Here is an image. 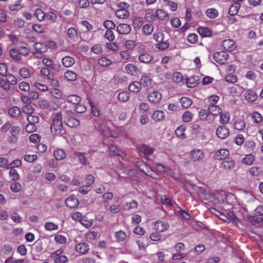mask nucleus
<instances>
[{
	"instance_id": "nucleus-1",
	"label": "nucleus",
	"mask_w": 263,
	"mask_h": 263,
	"mask_svg": "<svg viewBox=\"0 0 263 263\" xmlns=\"http://www.w3.org/2000/svg\"><path fill=\"white\" fill-rule=\"evenodd\" d=\"M62 115L60 112L56 114L53 117L50 127L51 132L54 135L60 134L62 132Z\"/></svg>"
},
{
	"instance_id": "nucleus-2",
	"label": "nucleus",
	"mask_w": 263,
	"mask_h": 263,
	"mask_svg": "<svg viewBox=\"0 0 263 263\" xmlns=\"http://www.w3.org/2000/svg\"><path fill=\"white\" fill-rule=\"evenodd\" d=\"M229 57L227 53L224 51L216 52L213 55V59L220 64H224Z\"/></svg>"
},
{
	"instance_id": "nucleus-3",
	"label": "nucleus",
	"mask_w": 263,
	"mask_h": 263,
	"mask_svg": "<svg viewBox=\"0 0 263 263\" xmlns=\"http://www.w3.org/2000/svg\"><path fill=\"white\" fill-rule=\"evenodd\" d=\"M216 134L218 138L224 139L229 136V130L226 126L221 125L217 128Z\"/></svg>"
},
{
	"instance_id": "nucleus-4",
	"label": "nucleus",
	"mask_w": 263,
	"mask_h": 263,
	"mask_svg": "<svg viewBox=\"0 0 263 263\" xmlns=\"http://www.w3.org/2000/svg\"><path fill=\"white\" fill-rule=\"evenodd\" d=\"M89 250V245L86 242H80L75 247L76 251L81 254H86Z\"/></svg>"
},
{
	"instance_id": "nucleus-5",
	"label": "nucleus",
	"mask_w": 263,
	"mask_h": 263,
	"mask_svg": "<svg viewBox=\"0 0 263 263\" xmlns=\"http://www.w3.org/2000/svg\"><path fill=\"white\" fill-rule=\"evenodd\" d=\"M221 45L224 49L229 51H233L236 48L235 42L230 39L223 41L221 43Z\"/></svg>"
},
{
	"instance_id": "nucleus-6",
	"label": "nucleus",
	"mask_w": 263,
	"mask_h": 263,
	"mask_svg": "<svg viewBox=\"0 0 263 263\" xmlns=\"http://www.w3.org/2000/svg\"><path fill=\"white\" fill-rule=\"evenodd\" d=\"M204 157L203 152L200 149H195L191 152L190 158L193 161H199Z\"/></svg>"
},
{
	"instance_id": "nucleus-7",
	"label": "nucleus",
	"mask_w": 263,
	"mask_h": 263,
	"mask_svg": "<svg viewBox=\"0 0 263 263\" xmlns=\"http://www.w3.org/2000/svg\"><path fill=\"white\" fill-rule=\"evenodd\" d=\"M147 97L149 101L156 103L161 100L162 96L159 91L153 90L148 93Z\"/></svg>"
},
{
	"instance_id": "nucleus-8",
	"label": "nucleus",
	"mask_w": 263,
	"mask_h": 263,
	"mask_svg": "<svg viewBox=\"0 0 263 263\" xmlns=\"http://www.w3.org/2000/svg\"><path fill=\"white\" fill-rule=\"evenodd\" d=\"M153 151L154 150L152 147H149L146 145L143 144L139 148V152L143 157H147L148 156L152 155L153 153Z\"/></svg>"
},
{
	"instance_id": "nucleus-9",
	"label": "nucleus",
	"mask_w": 263,
	"mask_h": 263,
	"mask_svg": "<svg viewBox=\"0 0 263 263\" xmlns=\"http://www.w3.org/2000/svg\"><path fill=\"white\" fill-rule=\"evenodd\" d=\"M117 30L119 34H127L130 32L131 27L126 24H120L117 26Z\"/></svg>"
},
{
	"instance_id": "nucleus-10",
	"label": "nucleus",
	"mask_w": 263,
	"mask_h": 263,
	"mask_svg": "<svg viewBox=\"0 0 263 263\" xmlns=\"http://www.w3.org/2000/svg\"><path fill=\"white\" fill-rule=\"evenodd\" d=\"M255 212L257 214L252 217L253 220L256 222H260L263 221V204L258 206L255 209Z\"/></svg>"
},
{
	"instance_id": "nucleus-11",
	"label": "nucleus",
	"mask_w": 263,
	"mask_h": 263,
	"mask_svg": "<svg viewBox=\"0 0 263 263\" xmlns=\"http://www.w3.org/2000/svg\"><path fill=\"white\" fill-rule=\"evenodd\" d=\"M235 164V161L233 160L232 158L228 157L223 160L221 167L225 170H229L233 168Z\"/></svg>"
},
{
	"instance_id": "nucleus-12",
	"label": "nucleus",
	"mask_w": 263,
	"mask_h": 263,
	"mask_svg": "<svg viewBox=\"0 0 263 263\" xmlns=\"http://www.w3.org/2000/svg\"><path fill=\"white\" fill-rule=\"evenodd\" d=\"M229 155V151L226 149H221L217 151L215 154V158L217 160H223L227 158V156Z\"/></svg>"
},
{
	"instance_id": "nucleus-13",
	"label": "nucleus",
	"mask_w": 263,
	"mask_h": 263,
	"mask_svg": "<svg viewBox=\"0 0 263 263\" xmlns=\"http://www.w3.org/2000/svg\"><path fill=\"white\" fill-rule=\"evenodd\" d=\"M64 123L70 127H77L80 124V121L74 117L72 118L64 119Z\"/></svg>"
},
{
	"instance_id": "nucleus-14",
	"label": "nucleus",
	"mask_w": 263,
	"mask_h": 263,
	"mask_svg": "<svg viewBox=\"0 0 263 263\" xmlns=\"http://www.w3.org/2000/svg\"><path fill=\"white\" fill-rule=\"evenodd\" d=\"M208 110L210 112V115L211 114L214 116L220 115L222 112V109L218 105L215 104H211L208 107Z\"/></svg>"
},
{
	"instance_id": "nucleus-15",
	"label": "nucleus",
	"mask_w": 263,
	"mask_h": 263,
	"mask_svg": "<svg viewBox=\"0 0 263 263\" xmlns=\"http://www.w3.org/2000/svg\"><path fill=\"white\" fill-rule=\"evenodd\" d=\"M65 204L67 206L72 209L78 206L79 201L73 197H69L66 199Z\"/></svg>"
},
{
	"instance_id": "nucleus-16",
	"label": "nucleus",
	"mask_w": 263,
	"mask_h": 263,
	"mask_svg": "<svg viewBox=\"0 0 263 263\" xmlns=\"http://www.w3.org/2000/svg\"><path fill=\"white\" fill-rule=\"evenodd\" d=\"M153 56L150 53L144 52L140 54L139 59L141 62L148 63L153 60Z\"/></svg>"
},
{
	"instance_id": "nucleus-17",
	"label": "nucleus",
	"mask_w": 263,
	"mask_h": 263,
	"mask_svg": "<svg viewBox=\"0 0 263 263\" xmlns=\"http://www.w3.org/2000/svg\"><path fill=\"white\" fill-rule=\"evenodd\" d=\"M8 114L13 118H17L21 115L20 108L16 106L10 108L8 110Z\"/></svg>"
},
{
	"instance_id": "nucleus-18",
	"label": "nucleus",
	"mask_w": 263,
	"mask_h": 263,
	"mask_svg": "<svg viewBox=\"0 0 263 263\" xmlns=\"http://www.w3.org/2000/svg\"><path fill=\"white\" fill-rule=\"evenodd\" d=\"M62 62L64 67L68 68L74 64L75 60L72 57L66 56L63 58Z\"/></svg>"
},
{
	"instance_id": "nucleus-19",
	"label": "nucleus",
	"mask_w": 263,
	"mask_h": 263,
	"mask_svg": "<svg viewBox=\"0 0 263 263\" xmlns=\"http://www.w3.org/2000/svg\"><path fill=\"white\" fill-rule=\"evenodd\" d=\"M66 101L76 105L80 103L81 98L76 95H71L67 96Z\"/></svg>"
},
{
	"instance_id": "nucleus-20",
	"label": "nucleus",
	"mask_w": 263,
	"mask_h": 263,
	"mask_svg": "<svg viewBox=\"0 0 263 263\" xmlns=\"http://www.w3.org/2000/svg\"><path fill=\"white\" fill-rule=\"evenodd\" d=\"M35 50L39 51L40 53H45L47 51V46L41 42H36L33 45Z\"/></svg>"
},
{
	"instance_id": "nucleus-21",
	"label": "nucleus",
	"mask_w": 263,
	"mask_h": 263,
	"mask_svg": "<svg viewBox=\"0 0 263 263\" xmlns=\"http://www.w3.org/2000/svg\"><path fill=\"white\" fill-rule=\"evenodd\" d=\"M257 96L253 90H249L245 94L246 100L250 102H254L257 99Z\"/></svg>"
},
{
	"instance_id": "nucleus-22",
	"label": "nucleus",
	"mask_w": 263,
	"mask_h": 263,
	"mask_svg": "<svg viewBox=\"0 0 263 263\" xmlns=\"http://www.w3.org/2000/svg\"><path fill=\"white\" fill-rule=\"evenodd\" d=\"M240 7L239 3H234L230 7L229 10V14L233 16L237 13Z\"/></svg>"
},
{
	"instance_id": "nucleus-23",
	"label": "nucleus",
	"mask_w": 263,
	"mask_h": 263,
	"mask_svg": "<svg viewBox=\"0 0 263 263\" xmlns=\"http://www.w3.org/2000/svg\"><path fill=\"white\" fill-rule=\"evenodd\" d=\"M9 55L12 59L15 61H21L22 59L18 49L15 48H12L10 50Z\"/></svg>"
},
{
	"instance_id": "nucleus-24",
	"label": "nucleus",
	"mask_w": 263,
	"mask_h": 263,
	"mask_svg": "<svg viewBox=\"0 0 263 263\" xmlns=\"http://www.w3.org/2000/svg\"><path fill=\"white\" fill-rule=\"evenodd\" d=\"M141 88V84L138 82L131 83L128 87L129 90L133 92H138Z\"/></svg>"
},
{
	"instance_id": "nucleus-25",
	"label": "nucleus",
	"mask_w": 263,
	"mask_h": 263,
	"mask_svg": "<svg viewBox=\"0 0 263 263\" xmlns=\"http://www.w3.org/2000/svg\"><path fill=\"white\" fill-rule=\"evenodd\" d=\"M198 81L199 78L197 76L191 77L187 79V85L189 87H194L198 84Z\"/></svg>"
},
{
	"instance_id": "nucleus-26",
	"label": "nucleus",
	"mask_w": 263,
	"mask_h": 263,
	"mask_svg": "<svg viewBox=\"0 0 263 263\" xmlns=\"http://www.w3.org/2000/svg\"><path fill=\"white\" fill-rule=\"evenodd\" d=\"M198 32L202 37L209 36L212 35V31L207 27H200L198 28Z\"/></svg>"
},
{
	"instance_id": "nucleus-27",
	"label": "nucleus",
	"mask_w": 263,
	"mask_h": 263,
	"mask_svg": "<svg viewBox=\"0 0 263 263\" xmlns=\"http://www.w3.org/2000/svg\"><path fill=\"white\" fill-rule=\"evenodd\" d=\"M116 16L120 18H127L129 15V12L126 9H120L116 12Z\"/></svg>"
},
{
	"instance_id": "nucleus-28",
	"label": "nucleus",
	"mask_w": 263,
	"mask_h": 263,
	"mask_svg": "<svg viewBox=\"0 0 263 263\" xmlns=\"http://www.w3.org/2000/svg\"><path fill=\"white\" fill-rule=\"evenodd\" d=\"M109 150L111 155L113 156H121L123 153V152L119 149L118 147L116 145H111L109 147Z\"/></svg>"
},
{
	"instance_id": "nucleus-29",
	"label": "nucleus",
	"mask_w": 263,
	"mask_h": 263,
	"mask_svg": "<svg viewBox=\"0 0 263 263\" xmlns=\"http://www.w3.org/2000/svg\"><path fill=\"white\" fill-rule=\"evenodd\" d=\"M7 168H10L9 175L14 181L18 180L20 179V176L17 173L16 170L13 168V166H7Z\"/></svg>"
},
{
	"instance_id": "nucleus-30",
	"label": "nucleus",
	"mask_w": 263,
	"mask_h": 263,
	"mask_svg": "<svg viewBox=\"0 0 263 263\" xmlns=\"http://www.w3.org/2000/svg\"><path fill=\"white\" fill-rule=\"evenodd\" d=\"M199 118L202 120H208L210 119V115L208 109H202L199 112Z\"/></svg>"
},
{
	"instance_id": "nucleus-31",
	"label": "nucleus",
	"mask_w": 263,
	"mask_h": 263,
	"mask_svg": "<svg viewBox=\"0 0 263 263\" xmlns=\"http://www.w3.org/2000/svg\"><path fill=\"white\" fill-rule=\"evenodd\" d=\"M152 118L155 121H159L164 118V112L161 110H157L155 111L153 115Z\"/></svg>"
},
{
	"instance_id": "nucleus-32",
	"label": "nucleus",
	"mask_w": 263,
	"mask_h": 263,
	"mask_svg": "<svg viewBox=\"0 0 263 263\" xmlns=\"http://www.w3.org/2000/svg\"><path fill=\"white\" fill-rule=\"evenodd\" d=\"M152 79L147 75H143L140 79L141 86H147L151 85Z\"/></svg>"
},
{
	"instance_id": "nucleus-33",
	"label": "nucleus",
	"mask_w": 263,
	"mask_h": 263,
	"mask_svg": "<svg viewBox=\"0 0 263 263\" xmlns=\"http://www.w3.org/2000/svg\"><path fill=\"white\" fill-rule=\"evenodd\" d=\"M65 78L69 81H73L77 79V74L72 71H67L64 74Z\"/></svg>"
},
{
	"instance_id": "nucleus-34",
	"label": "nucleus",
	"mask_w": 263,
	"mask_h": 263,
	"mask_svg": "<svg viewBox=\"0 0 263 263\" xmlns=\"http://www.w3.org/2000/svg\"><path fill=\"white\" fill-rule=\"evenodd\" d=\"M180 103L184 108L189 107L192 104V100L187 97H182L180 99Z\"/></svg>"
},
{
	"instance_id": "nucleus-35",
	"label": "nucleus",
	"mask_w": 263,
	"mask_h": 263,
	"mask_svg": "<svg viewBox=\"0 0 263 263\" xmlns=\"http://www.w3.org/2000/svg\"><path fill=\"white\" fill-rule=\"evenodd\" d=\"M54 155L56 159L60 160L65 157V152L62 149H57L54 152Z\"/></svg>"
},
{
	"instance_id": "nucleus-36",
	"label": "nucleus",
	"mask_w": 263,
	"mask_h": 263,
	"mask_svg": "<svg viewBox=\"0 0 263 263\" xmlns=\"http://www.w3.org/2000/svg\"><path fill=\"white\" fill-rule=\"evenodd\" d=\"M185 128L183 126H180L176 129L175 134L178 137L184 139L185 138Z\"/></svg>"
},
{
	"instance_id": "nucleus-37",
	"label": "nucleus",
	"mask_w": 263,
	"mask_h": 263,
	"mask_svg": "<svg viewBox=\"0 0 263 263\" xmlns=\"http://www.w3.org/2000/svg\"><path fill=\"white\" fill-rule=\"evenodd\" d=\"M19 73L20 76L23 78H28L30 77V70L28 68L23 67L20 69Z\"/></svg>"
},
{
	"instance_id": "nucleus-38",
	"label": "nucleus",
	"mask_w": 263,
	"mask_h": 263,
	"mask_svg": "<svg viewBox=\"0 0 263 263\" xmlns=\"http://www.w3.org/2000/svg\"><path fill=\"white\" fill-rule=\"evenodd\" d=\"M206 14L211 18H215L218 16V12L216 9L210 8L206 10Z\"/></svg>"
},
{
	"instance_id": "nucleus-39",
	"label": "nucleus",
	"mask_w": 263,
	"mask_h": 263,
	"mask_svg": "<svg viewBox=\"0 0 263 263\" xmlns=\"http://www.w3.org/2000/svg\"><path fill=\"white\" fill-rule=\"evenodd\" d=\"M246 126V123L242 120L239 119L236 120L234 123V128L238 130L243 129Z\"/></svg>"
},
{
	"instance_id": "nucleus-40",
	"label": "nucleus",
	"mask_w": 263,
	"mask_h": 263,
	"mask_svg": "<svg viewBox=\"0 0 263 263\" xmlns=\"http://www.w3.org/2000/svg\"><path fill=\"white\" fill-rule=\"evenodd\" d=\"M154 27L151 24H146L142 27V31L145 35H150L153 31Z\"/></svg>"
},
{
	"instance_id": "nucleus-41",
	"label": "nucleus",
	"mask_w": 263,
	"mask_h": 263,
	"mask_svg": "<svg viewBox=\"0 0 263 263\" xmlns=\"http://www.w3.org/2000/svg\"><path fill=\"white\" fill-rule=\"evenodd\" d=\"M155 226L156 227L157 231H158L159 232H164L167 229V224L161 221L156 222Z\"/></svg>"
},
{
	"instance_id": "nucleus-42",
	"label": "nucleus",
	"mask_w": 263,
	"mask_h": 263,
	"mask_svg": "<svg viewBox=\"0 0 263 263\" xmlns=\"http://www.w3.org/2000/svg\"><path fill=\"white\" fill-rule=\"evenodd\" d=\"M170 46V43L167 41L160 42L156 45L157 48L160 50H165L167 49Z\"/></svg>"
},
{
	"instance_id": "nucleus-43",
	"label": "nucleus",
	"mask_w": 263,
	"mask_h": 263,
	"mask_svg": "<svg viewBox=\"0 0 263 263\" xmlns=\"http://www.w3.org/2000/svg\"><path fill=\"white\" fill-rule=\"evenodd\" d=\"M74 155L76 157L79 158L80 162L83 165H85L87 163V159L84 155L80 152H75Z\"/></svg>"
},
{
	"instance_id": "nucleus-44",
	"label": "nucleus",
	"mask_w": 263,
	"mask_h": 263,
	"mask_svg": "<svg viewBox=\"0 0 263 263\" xmlns=\"http://www.w3.org/2000/svg\"><path fill=\"white\" fill-rule=\"evenodd\" d=\"M34 15L40 21H43L45 18V14L41 9H37L35 10Z\"/></svg>"
},
{
	"instance_id": "nucleus-45",
	"label": "nucleus",
	"mask_w": 263,
	"mask_h": 263,
	"mask_svg": "<svg viewBox=\"0 0 263 263\" xmlns=\"http://www.w3.org/2000/svg\"><path fill=\"white\" fill-rule=\"evenodd\" d=\"M22 110L23 112L30 115L34 112V109L31 105L28 104L23 106Z\"/></svg>"
},
{
	"instance_id": "nucleus-46",
	"label": "nucleus",
	"mask_w": 263,
	"mask_h": 263,
	"mask_svg": "<svg viewBox=\"0 0 263 263\" xmlns=\"http://www.w3.org/2000/svg\"><path fill=\"white\" fill-rule=\"evenodd\" d=\"M10 189L13 192L17 193L21 190L22 185L19 182H14L11 184Z\"/></svg>"
},
{
	"instance_id": "nucleus-47",
	"label": "nucleus",
	"mask_w": 263,
	"mask_h": 263,
	"mask_svg": "<svg viewBox=\"0 0 263 263\" xmlns=\"http://www.w3.org/2000/svg\"><path fill=\"white\" fill-rule=\"evenodd\" d=\"M254 157L251 154L246 155L245 157L242 159V162L248 165H251L254 161Z\"/></svg>"
},
{
	"instance_id": "nucleus-48",
	"label": "nucleus",
	"mask_w": 263,
	"mask_h": 263,
	"mask_svg": "<svg viewBox=\"0 0 263 263\" xmlns=\"http://www.w3.org/2000/svg\"><path fill=\"white\" fill-rule=\"evenodd\" d=\"M193 115L189 111H185L182 115L183 121L185 122H190L193 119Z\"/></svg>"
},
{
	"instance_id": "nucleus-49",
	"label": "nucleus",
	"mask_w": 263,
	"mask_h": 263,
	"mask_svg": "<svg viewBox=\"0 0 263 263\" xmlns=\"http://www.w3.org/2000/svg\"><path fill=\"white\" fill-rule=\"evenodd\" d=\"M98 63L102 66L106 67L110 65L111 62L107 58L103 57L98 60Z\"/></svg>"
},
{
	"instance_id": "nucleus-50",
	"label": "nucleus",
	"mask_w": 263,
	"mask_h": 263,
	"mask_svg": "<svg viewBox=\"0 0 263 263\" xmlns=\"http://www.w3.org/2000/svg\"><path fill=\"white\" fill-rule=\"evenodd\" d=\"M50 94L57 99L61 98L62 92L61 90L57 88L51 89L49 91Z\"/></svg>"
},
{
	"instance_id": "nucleus-51",
	"label": "nucleus",
	"mask_w": 263,
	"mask_h": 263,
	"mask_svg": "<svg viewBox=\"0 0 263 263\" xmlns=\"http://www.w3.org/2000/svg\"><path fill=\"white\" fill-rule=\"evenodd\" d=\"M230 120V114L228 112L222 114L220 116V122L222 124H226Z\"/></svg>"
},
{
	"instance_id": "nucleus-52",
	"label": "nucleus",
	"mask_w": 263,
	"mask_h": 263,
	"mask_svg": "<svg viewBox=\"0 0 263 263\" xmlns=\"http://www.w3.org/2000/svg\"><path fill=\"white\" fill-rule=\"evenodd\" d=\"M115 237L118 241H123L126 237V235L124 232L120 231L116 233Z\"/></svg>"
},
{
	"instance_id": "nucleus-53",
	"label": "nucleus",
	"mask_w": 263,
	"mask_h": 263,
	"mask_svg": "<svg viewBox=\"0 0 263 263\" xmlns=\"http://www.w3.org/2000/svg\"><path fill=\"white\" fill-rule=\"evenodd\" d=\"M138 206V203L135 200H133L132 202L126 203L124 205V209L125 210H128L131 209H134L137 208Z\"/></svg>"
},
{
	"instance_id": "nucleus-54",
	"label": "nucleus",
	"mask_w": 263,
	"mask_h": 263,
	"mask_svg": "<svg viewBox=\"0 0 263 263\" xmlns=\"http://www.w3.org/2000/svg\"><path fill=\"white\" fill-rule=\"evenodd\" d=\"M228 218L229 219V223H230L231 221L234 223H237L239 221L238 218L232 211L228 212Z\"/></svg>"
},
{
	"instance_id": "nucleus-55",
	"label": "nucleus",
	"mask_w": 263,
	"mask_h": 263,
	"mask_svg": "<svg viewBox=\"0 0 263 263\" xmlns=\"http://www.w3.org/2000/svg\"><path fill=\"white\" fill-rule=\"evenodd\" d=\"M125 69L127 72L132 75H134L137 70L136 67L133 64H127L125 67Z\"/></svg>"
},
{
	"instance_id": "nucleus-56",
	"label": "nucleus",
	"mask_w": 263,
	"mask_h": 263,
	"mask_svg": "<svg viewBox=\"0 0 263 263\" xmlns=\"http://www.w3.org/2000/svg\"><path fill=\"white\" fill-rule=\"evenodd\" d=\"M156 16L159 19L163 20L167 16V13L162 9L157 10L156 12Z\"/></svg>"
},
{
	"instance_id": "nucleus-57",
	"label": "nucleus",
	"mask_w": 263,
	"mask_h": 263,
	"mask_svg": "<svg viewBox=\"0 0 263 263\" xmlns=\"http://www.w3.org/2000/svg\"><path fill=\"white\" fill-rule=\"evenodd\" d=\"M104 27L107 30H111L115 28V24L110 20H106L103 23Z\"/></svg>"
},
{
	"instance_id": "nucleus-58",
	"label": "nucleus",
	"mask_w": 263,
	"mask_h": 263,
	"mask_svg": "<svg viewBox=\"0 0 263 263\" xmlns=\"http://www.w3.org/2000/svg\"><path fill=\"white\" fill-rule=\"evenodd\" d=\"M32 28L33 30L39 33H42L45 32V28L42 25L34 24L32 25Z\"/></svg>"
},
{
	"instance_id": "nucleus-59",
	"label": "nucleus",
	"mask_w": 263,
	"mask_h": 263,
	"mask_svg": "<svg viewBox=\"0 0 263 263\" xmlns=\"http://www.w3.org/2000/svg\"><path fill=\"white\" fill-rule=\"evenodd\" d=\"M18 50L19 51L20 55H23L24 56H27L30 53V50L26 47L25 46H20L18 48Z\"/></svg>"
},
{
	"instance_id": "nucleus-60",
	"label": "nucleus",
	"mask_w": 263,
	"mask_h": 263,
	"mask_svg": "<svg viewBox=\"0 0 263 263\" xmlns=\"http://www.w3.org/2000/svg\"><path fill=\"white\" fill-rule=\"evenodd\" d=\"M45 227L46 229L48 231L55 230L58 229V225L52 222H46Z\"/></svg>"
},
{
	"instance_id": "nucleus-61",
	"label": "nucleus",
	"mask_w": 263,
	"mask_h": 263,
	"mask_svg": "<svg viewBox=\"0 0 263 263\" xmlns=\"http://www.w3.org/2000/svg\"><path fill=\"white\" fill-rule=\"evenodd\" d=\"M95 180V179L93 175L91 174L87 175L85 178L86 185L90 187L94 183Z\"/></svg>"
},
{
	"instance_id": "nucleus-62",
	"label": "nucleus",
	"mask_w": 263,
	"mask_h": 263,
	"mask_svg": "<svg viewBox=\"0 0 263 263\" xmlns=\"http://www.w3.org/2000/svg\"><path fill=\"white\" fill-rule=\"evenodd\" d=\"M86 110V107L83 104H80L79 103L74 106V111L77 113H83Z\"/></svg>"
},
{
	"instance_id": "nucleus-63",
	"label": "nucleus",
	"mask_w": 263,
	"mask_h": 263,
	"mask_svg": "<svg viewBox=\"0 0 263 263\" xmlns=\"http://www.w3.org/2000/svg\"><path fill=\"white\" fill-rule=\"evenodd\" d=\"M67 34L71 39H74L78 35L77 30L73 27L69 28L67 30Z\"/></svg>"
},
{
	"instance_id": "nucleus-64",
	"label": "nucleus",
	"mask_w": 263,
	"mask_h": 263,
	"mask_svg": "<svg viewBox=\"0 0 263 263\" xmlns=\"http://www.w3.org/2000/svg\"><path fill=\"white\" fill-rule=\"evenodd\" d=\"M68 261L67 257L65 255L58 256L54 258V263H66Z\"/></svg>"
}]
</instances>
